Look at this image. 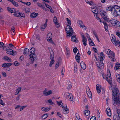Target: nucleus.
<instances>
[{
    "label": "nucleus",
    "instance_id": "a18cd8bd",
    "mask_svg": "<svg viewBox=\"0 0 120 120\" xmlns=\"http://www.w3.org/2000/svg\"><path fill=\"white\" fill-rule=\"evenodd\" d=\"M16 10L14 8H11V13H14L15 11Z\"/></svg>",
    "mask_w": 120,
    "mask_h": 120
},
{
    "label": "nucleus",
    "instance_id": "cd10ccee",
    "mask_svg": "<svg viewBox=\"0 0 120 120\" xmlns=\"http://www.w3.org/2000/svg\"><path fill=\"white\" fill-rule=\"evenodd\" d=\"M89 43L90 46H94L95 45L93 42L92 39H91L90 40H89Z\"/></svg>",
    "mask_w": 120,
    "mask_h": 120
},
{
    "label": "nucleus",
    "instance_id": "f03ea898",
    "mask_svg": "<svg viewBox=\"0 0 120 120\" xmlns=\"http://www.w3.org/2000/svg\"><path fill=\"white\" fill-rule=\"evenodd\" d=\"M66 19L68 23L70 25H67L66 28L65 30L67 35L70 36L72 35L73 33L72 28L70 26L71 25V21L69 20L68 18H66Z\"/></svg>",
    "mask_w": 120,
    "mask_h": 120
},
{
    "label": "nucleus",
    "instance_id": "0e129e2a",
    "mask_svg": "<svg viewBox=\"0 0 120 120\" xmlns=\"http://www.w3.org/2000/svg\"><path fill=\"white\" fill-rule=\"evenodd\" d=\"M0 104L3 106H4L5 105V104L3 102V101L2 100H1L0 101Z\"/></svg>",
    "mask_w": 120,
    "mask_h": 120
},
{
    "label": "nucleus",
    "instance_id": "4468645a",
    "mask_svg": "<svg viewBox=\"0 0 120 120\" xmlns=\"http://www.w3.org/2000/svg\"><path fill=\"white\" fill-rule=\"evenodd\" d=\"M80 33V34H81V35L82 37V41L83 44L84 46H86L87 45V43H86V41H87V39L84 36V35L82 34H83L82 33Z\"/></svg>",
    "mask_w": 120,
    "mask_h": 120
},
{
    "label": "nucleus",
    "instance_id": "4d7b16f0",
    "mask_svg": "<svg viewBox=\"0 0 120 120\" xmlns=\"http://www.w3.org/2000/svg\"><path fill=\"white\" fill-rule=\"evenodd\" d=\"M4 45V43L2 42H0V47H4H4H5V46H3Z\"/></svg>",
    "mask_w": 120,
    "mask_h": 120
},
{
    "label": "nucleus",
    "instance_id": "bf43d9fd",
    "mask_svg": "<svg viewBox=\"0 0 120 120\" xmlns=\"http://www.w3.org/2000/svg\"><path fill=\"white\" fill-rule=\"evenodd\" d=\"M90 120H96V118L94 116H92L90 118Z\"/></svg>",
    "mask_w": 120,
    "mask_h": 120
},
{
    "label": "nucleus",
    "instance_id": "7ed1b4c3",
    "mask_svg": "<svg viewBox=\"0 0 120 120\" xmlns=\"http://www.w3.org/2000/svg\"><path fill=\"white\" fill-rule=\"evenodd\" d=\"M105 53L109 56V57L111 60L115 62L116 60L115 55L114 52L109 49H106L105 50Z\"/></svg>",
    "mask_w": 120,
    "mask_h": 120
},
{
    "label": "nucleus",
    "instance_id": "680f3d73",
    "mask_svg": "<svg viewBox=\"0 0 120 120\" xmlns=\"http://www.w3.org/2000/svg\"><path fill=\"white\" fill-rule=\"evenodd\" d=\"M26 107V106H24L21 107L20 108V111H21L24 108H25Z\"/></svg>",
    "mask_w": 120,
    "mask_h": 120
},
{
    "label": "nucleus",
    "instance_id": "f8f14e48",
    "mask_svg": "<svg viewBox=\"0 0 120 120\" xmlns=\"http://www.w3.org/2000/svg\"><path fill=\"white\" fill-rule=\"evenodd\" d=\"M100 14L104 19L107 21L109 18L107 17V15L105 12L103 10H101L100 12Z\"/></svg>",
    "mask_w": 120,
    "mask_h": 120
},
{
    "label": "nucleus",
    "instance_id": "8fccbe9b",
    "mask_svg": "<svg viewBox=\"0 0 120 120\" xmlns=\"http://www.w3.org/2000/svg\"><path fill=\"white\" fill-rule=\"evenodd\" d=\"M102 76L103 78L104 79H106V78H107L106 77H107V75H106L105 74H102Z\"/></svg>",
    "mask_w": 120,
    "mask_h": 120
},
{
    "label": "nucleus",
    "instance_id": "9b49d317",
    "mask_svg": "<svg viewBox=\"0 0 120 120\" xmlns=\"http://www.w3.org/2000/svg\"><path fill=\"white\" fill-rule=\"evenodd\" d=\"M66 98L67 99H69V100L72 103H73V96L72 94L71 93H67Z\"/></svg>",
    "mask_w": 120,
    "mask_h": 120
},
{
    "label": "nucleus",
    "instance_id": "ea45409f",
    "mask_svg": "<svg viewBox=\"0 0 120 120\" xmlns=\"http://www.w3.org/2000/svg\"><path fill=\"white\" fill-rule=\"evenodd\" d=\"M85 2L86 3H87L90 5H92L93 4V2L92 1L89 2L88 0H85Z\"/></svg>",
    "mask_w": 120,
    "mask_h": 120
},
{
    "label": "nucleus",
    "instance_id": "4c0bfd02",
    "mask_svg": "<svg viewBox=\"0 0 120 120\" xmlns=\"http://www.w3.org/2000/svg\"><path fill=\"white\" fill-rule=\"evenodd\" d=\"M120 42L118 40L116 41V40L114 41L113 42H112L115 45H116L119 44Z\"/></svg>",
    "mask_w": 120,
    "mask_h": 120
},
{
    "label": "nucleus",
    "instance_id": "a211bd4d",
    "mask_svg": "<svg viewBox=\"0 0 120 120\" xmlns=\"http://www.w3.org/2000/svg\"><path fill=\"white\" fill-rule=\"evenodd\" d=\"M48 21V19H46V22L44 25H42L41 26V29L42 31H43L46 28L47 26Z\"/></svg>",
    "mask_w": 120,
    "mask_h": 120
},
{
    "label": "nucleus",
    "instance_id": "473e14b6",
    "mask_svg": "<svg viewBox=\"0 0 120 120\" xmlns=\"http://www.w3.org/2000/svg\"><path fill=\"white\" fill-rule=\"evenodd\" d=\"M53 21L55 24L58 25V23L57 22V19L56 17L55 16L53 19Z\"/></svg>",
    "mask_w": 120,
    "mask_h": 120
},
{
    "label": "nucleus",
    "instance_id": "72a5a7b5",
    "mask_svg": "<svg viewBox=\"0 0 120 120\" xmlns=\"http://www.w3.org/2000/svg\"><path fill=\"white\" fill-rule=\"evenodd\" d=\"M80 54L79 52L77 53V55L75 56V58L76 59H80Z\"/></svg>",
    "mask_w": 120,
    "mask_h": 120
},
{
    "label": "nucleus",
    "instance_id": "39448f33",
    "mask_svg": "<svg viewBox=\"0 0 120 120\" xmlns=\"http://www.w3.org/2000/svg\"><path fill=\"white\" fill-rule=\"evenodd\" d=\"M115 11L113 13V16L114 17H117L120 14V7L115 5Z\"/></svg>",
    "mask_w": 120,
    "mask_h": 120
},
{
    "label": "nucleus",
    "instance_id": "f257e3e1",
    "mask_svg": "<svg viewBox=\"0 0 120 120\" xmlns=\"http://www.w3.org/2000/svg\"><path fill=\"white\" fill-rule=\"evenodd\" d=\"M113 98L112 97V103L115 106L117 104L118 107H120V95L119 91L116 87H113L112 90Z\"/></svg>",
    "mask_w": 120,
    "mask_h": 120
},
{
    "label": "nucleus",
    "instance_id": "603ef678",
    "mask_svg": "<svg viewBox=\"0 0 120 120\" xmlns=\"http://www.w3.org/2000/svg\"><path fill=\"white\" fill-rule=\"evenodd\" d=\"M78 49L76 47L75 48L73 49L74 52L75 53H76Z\"/></svg>",
    "mask_w": 120,
    "mask_h": 120
},
{
    "label": "nucleus",
    "instance_id": "5701e85b",
    "mask_svg": "<svg viewBox=\"0 0 120 120\" xmlns=\"http://www.w3.org/2000/svg\"><path fill=\"white\" fill-rule=\"evenodd\" d=\"M120 68V64L118 63H116L114 69L115 70H117Z\"/></svg>",
    "mask_w": 120,
    "mask_h": 120
},
{
    "label": "nucleus",
    "instance_id": "c9c22d12",
    "mask_svg": "<svg viewBox=\"0 0 120 120\" xmlns=\"http://www.w3.org/2000/svg\"><path fill=\"white\" fill-rule=\"evenodd\" d=\"M52 92L51 90H49L48 92H47L46 93H45V96H47L52 94Z\"/></svg>",
    "mask_w": 120,
    "mask_h": 120
},
{
    "label": "nucleus",
    "instance_id": "338daca9",
    "mask_svg": "<svg viewBox=\"0 0 120 120\" xmlns=\"http://www.w3.org/2000/svg\"><path fill=\"white\" fill-rule=\"evenodd\" d=\"M45 5L48 8H51V7L49 5L47 4L46 3H45Z\"/></svg>",
    "mask_w": 120,
    "mask_h": 120
},
{
    "label": "nucleus",
    "instance_id": "58836bf2",
    "mask_svg": "<svg viewBox=\"0 0 120 120\" xmlns=\"http://www.w3.org/2000/svg\"><path fill=\"white\" fill-rule=\"evenodd\" d=\"M25 14L24 13H20L17 16L18 17H23L24 16Z\"/></svg>",
    "mask_w": 120,
    "mask_h": 120
},
{
    "label": "nucleus",
    "instance_id": "052dcab7",
    "mask_svg": "<svg viewBox=\"0 0 120 120\" xmlns=\"http://www.w3.org/2000/svg\"><path fill=\"white\" fill-rule=\"evenodd\" d=\"M6 65H7L6 66H7V67H9L12 64L11 63H6Z\"/></svg>",
    "mask_w": 120,
    "mask_h": 120
},
{
    "label": "nucleus",
    "instance_id": "c03bdc74",
    "mask_svg": "<svg viewBox=\"0 0 120 120\" xmlns=\"http://www.w3.org/2000/svg\"><path fill=\"white\" fill-rule=\"evenodd\" d=\"M66 54L67 58H69L70 56V52H66Z\"/></svg>",
    "mask_w": 120,
    "mask_h": 120
},
{
    "label": "nucleus",
    "instance_id": "412c9836",
    "mask_svg": "<svg viewBox=\"0 0 120 120\" xmlns=\"http://www.w3.org/2000/svg\"><path fill=\"white\" fill-rule=\"evenodd\" d=\"M52 34L51 33H49L48 34V35L47 37V39L48 40H49L51 41L52 39Z\"/></svg>",
    "mask_w": 120,
    "mask_h": 120
},
{
    "label": "nucleus",
    "instance_id": "2f4dec72",
    "mask_svg": "<svg viewBox=\"0 0 120 120\" xmlns=\"http://www.w3.org/2000/svg\"><path fill=\"white\" fill-rule=\"evenodd\" d=\"M35 51V49L33 47L30 50V52L31 53H34Z\"/></svg>",
    "mask_w": 120,
    "mask_h": 120
},
{
    "label": "nucleus",
    "instance_id": "e2e57ef3",
    "mask_svg": "<svg viewBox=\"0 0 120 120\" xmlns=\"http://www.w3.org/2000/svg\"><path fill=\"white\" fill-rule=\"evenodd\" d=\"M36 38L38 40H39L40 39V36L38 35H37L36 36Z\"/></svg>",
    "mask_w": 120,
    "mask_h": 120
},
{
    "label": "nucleus",
    "instance_id": "13d9d810",
    "mask_svg": "<svg viewBox=\"0 0 120 120\" xmlns=\"http://www.w3.org/2000/svg\"><path fill=\"white\" fill-rule=\"evenodd\" d=\"M86 36L88 40H90L91 39V38L90 37L89 34H88L86 33Z\"/></svg>",
    "mask_w": 120,
    "mask_h": 120
},
{
    "label": "nucleus",
    "instance_id": "bb28decb",
    "mask_svg": "<svg viewBox=\"0 0 120 120\" xmlns=\"http://www.w3.org/2000/svg\"><path fill=\"white\" fill-rule=\"evenodd\" d=\"M110 38L111 41L112 42H113L116 39L115 36L113 35H111Z\"/></svg>",
    "mask_w": 120,
    "mask_h": 120
},
{
    "label": "nucleus",
    "instance_id": "c85d7f7f",
    "mask_svg": "<svg viewBox=\"0 0 120 120\" xmlns=\"http://www.w3.org/2000/svg\"><path fill=\"white\" fill-rule=\"evenodd\" d=\"M76 40L77 39L75 35H73L72 36L71 39V40L72 41L76 42Z\"/></svg>",
    "mask_w": 120,
    "mask_h": 120
},
{
    "label": "nucleus",
    "instance_id": "423d86ee",
    "mask_svg": "<svg viewBox=\"0 0 120 120\" xmlns=\"http://www.w3.org/2000/svg\"><path fill=\"white\" fill-rule=\"evenodd\" d=\"M106 80L111 85H112V80L111 76V74L109 71H107V77Z\"/></svg>",
    "mask_w": 120,
    "mask_h": 120
},
{
    "label": "nucleus",
    "instance_id": "aec40b11",
    "mask_svg": "<svg viewBox=\"0 0 120 120\" xmlns=\"http://www.w3.org/2000/svg\"><path fill=\"white\" fill-rule=\"evenodd\" d=\"M106 113L107 116H110L111 115V112L110 109L109 108H107L106 109Z\"/></svg>",
    "mask_w": 120,
    "mask_h": 120
},
{
    "label": "nucleus",
    "instance_id": "09e8293b",
    "mask_svg": "<svg viewBox=\"0 0 120 120\" xmlns=\"http://www.w3.org/2000/svg\"><path fill=\"white\" fill-rule=\"evenodd\" d=\"M64 72V67H62V69L61 71V74L62 76H63Z\"/></svg>",
    "mask_w": 120,
    "mask_h": 120
},
{
    "label": "nucleus",
    "instance_id": "e433bc0d",
    "mask_svg": "<svg viewBox=\"0 0 120 120\" xmlns=\"http://www.w3.org/2000/svg\"><path fill=\"white\" fill-rule=\"evenodd\" d=\"M48 116V114L47 113L45 114H44L42 116V118H43V119H45Z\"/></svg>",
    "mask_w": 120,
    "mask_h": 120
},
{
    "label": "nucleus",
    "instance_id": "774afa93",
    "mask_svg": "<svg viewBox=\"0 0 120 120\" xmlns=\"http://www.w3.org/2000/svg\"><path fill=\"white\" fill-rule=\"evenodd\" d=\"M6 63H4L2 65V66L3 68H7Z\"/></svg>",
    "mask_w": 120,
    "mask_h": 120
},
{
    "label": "nucleus",
    "instance_id": "a19ab883",
    "mask_svg": "<svg viewBox=\"0 0 120 120\" xmlns=\"http://www.w3.org/2000/svg\"><path fill=\"white\" fill-rule=\"evenodd\" d=\"M77 23L78 24H79L80 27L81 26V25H82L83 24L82 21L81 20H79L78 21Z\"/></svg>",
    "mask_w": 120,
    "mask_h": 120
},
{
    "label": "nucleus",
    "instance_id": "7c9ffc66",
    "mask_svg": "<svg viewBox=\"0 0 120 120\" xmlns=\"http://www.w3.org/2000/svg\"><path fill=\"white\" fill-rule=\"evenodd\" d=\"M3 59L5 60H8L9 62L11 61L10 59L7 56H4L3 57Z\"/></svg>",
    "mask_w": 120,
    "mask_h": 120
},
{
    "label": "nucleus",
    "instance_id": "6e6d98bb",
    "mask_svg": "<svg viewBox=\"0 0 120 120\" xmlns=\"http://www.w3.org/2000/svg\"><path fill=\"white\" fill-rule=\"evenodd\" d=\"M41 110L43 111L46 112L45 108L44 107L41 108Z\"/></svg>",
    "mask_w": 120,
    "mask_h": 120
},
{
    "label": "nucleus",
    "instance_id": "79ce46f5",
    "mask_svg": "<svg viewBox=\"0 0 120 120\" xmlns=\"http://www.w3.org/2000/svg\"><path fill=\"white\" fill-rule=\"evenodd\" d=\"M19 13L20 12H19L18 11H15V12H14V15L16 16L17 17V16L19 14Z\"/></svg>",
    "mask_w": 120,
    "mask_h": 120
},
{
    "label": "nucleus",
    "instance_id": "6ab92c4d",
    "mask_svg": "<svg viewBox=\"0 0 120 120\" xmlns=\"http://www.w3.org/2000/svg\"><path fill=\"white\" fill-rule=\"evenodd\" d=\"M80 65L81 68L83 70H85L86 68V66L84 62H81L80 63Z\"/></svg>",
    "mask_w": 120,
    "mask_h": 120
},
{
    "label": "nucleus",
    "instance_id": "37998d69",
    "mask_svg": "<svg viewBox=\"0 0 120 120\" xmlns=\"http://www.w3.org/2000/svg\"><path fill=\"white\" fill-rule=\"evenodd\" d=\"M89 110H86L85 111L84 114L86 116H88L89 114Z\"/></svg>",
    "mask_w": 120,
    "mask_h": 120
},
{
    "label": "nucleus",
    "instance_id": "a878e982",
    "mask_svg": "<svg viewBox=\"0 0 120 120\" xmlns=\"http://www.w3.org/2000/svg\"><path fill=\"white\" fill-rule=\"evenodd\" d=\"M21 89V87H19L16 90V91L15 93V95H17L19 92H20Z\"/></svg>",
    "mask_w": 120,
    "mask_h": 120
},
{
    "label": "nucleus",
    "instance_id": "393cba45",
    "mask_svg": "<svg viewBox=\"0 0 120 120\" xmlns=\"http://www.w3.org/2000/svg\"><path fill=\"white\" fill-rule=\"evenodd\" d=\"M38 15V13H36L35 12H34L31 14L30 16L31 18H34L36 17Z\"/></svg>",
    "mask_w": 120,
    "mask_h": 120
},
{
    "label": "nucleus",
    "instance_id": "b1692460",
    "mask_svg": "<svg viewBox=\"0 0 120 120\" xmlns=\"http://www.w3.org/2000/svg\"><path fill=\"white\" fill-rule=\"evenodd\" d=\"M61 64V60H59V61H57V63L55 65V69H57L59 66V65H60Z\"/></svg>",
    "mask_w": 120,
    "mask_h": 120
},
{
    "label": "nucleus",
    "instance_id": "dca6fc26",
    "mask_svg": "<svg viewBox=\"0 0 120 120\" xmlns=\"http://www.w3.org/2000/svg\"><path fill=\"white\" fill-rule=\"evenodd\" d=\"M86 89L87 94L88 96L90 98H92V94L90 90L89 87H86Z\"/></svg>",
    "mask_w": 120,
    "mask_h": 120
},
{
    "label": "nucleus",
    "instance_id": "f704fd0d",
    "mask_svg": "<svg viewBox=\"0 0 120 120\" xmlns=\"http://www.w3.org/2000/svg\"><path fill=\"white\" fill-rule=\"evenodd\" d=\"M47 101H48L49 103L51 105H54V103L52 101L51 99H49L48 100H47Z\"/></svg>",
    "mask_w": 120,
    "mask_h": 120
},
{
    "label": "nucleus",
    "instance_id": "1a4fd4ad",
    "mask_svg": "<svg viewBox=\"0 0 120 120\" xmlns=\"http://www.w3.org/2000/svg\"><path fill=\"white\" fill-rule=\"evenodd\" d=\"M3 49L6 50V53L8 54L14 56L17 54V52L16 51H13L11 49H8L6 50L3 47Z\"/></svg>",
    "mask_w": 120,
    "mask_h": 120
},
{
    "label": "nucleus",
    "instance_id": "4be33fe9",
    "mask_svg": "<svg viewBox=\"0 0 120 120\" xmlns=\"http://www.w3.org/2000/svg\"><path fill=\"white\" fill-rule=\"evenodd\" d=\"M113 120H120V116L115 114L113 116Z\"/></svg>",
    "mask_w": 120,
    "mask_h": 120
},
{
    "label": "nucleus",
    "instance_id": "2eb2a0df",
    "mask_svg": "<svg viewBox=\"0 0 120 120\" xmlns=\"http://www.w3.org/2000/svg\"><path fill=\"white\" fill-rule=\"evenodd\" d=\"M62 107L63 109V113L66 114L68 113L69 112V109L67 107L66 105H65L64 106H62Z\"/></svg>",
    "mask_w": 120,
    "mask_h": 120
},
{
    "label": "nucleus",
    "instance_id": "ddd939ff",
    "mask_svg": "<svg viewBox=\"0 0 120 120\" xmlns=\"http://www.w3.org/2000/svg\"><path fill=\"white\" fill-rule=\"evenodd\" d=\"M115 8V5L113 6H110L107 8L106 9V10L107 11H110L112 15H113V13H114L115 11L114 8Z\"/></svg>",
    "mask_w": 120,
    "mask_h": 120
},
{
    "label": "nucleus",
    "instance_id": "5fc2aeb1",
    "mask_svg": "<svg viewBox=\"0 0 120 120\" xmlns=\"http://www.w3.org/2000/svg\"><path fill=\"white\" fill-rule=\"evenodd\" d=\"M116 112L118 114V115L120 116V110L119 109H117Z\"/></svg>",
    "mask_w": 120,
    "mask_h": 120
},
{
    "label": "nucleus",
    "instance_id": "9d476101",
    "mask_svg": "<svg viewBox=\"0 0 120 120\" xmlns=\"http://www.w3.org/2000/svg\"><path fill=\"white\" fill-rule=\"evenodd\" d=\"M36 55L35 53H31L29 55V58L31 60L32 64L36 60Z\"/></svg>",
    "mask_w": 120,
    "mask_h": 120
},
{
    "label": "nucleus",
    "instance_id": "de8ad7c7",
    "mask_svg": "<svg viewBox=\"0 0 120 120\" xmlns=\"http://www.w3.org/2000/svg\"><path fill=\"white\" fill-rule=\"evenodd\" d=\"M92 11L95 14H97L98 13L96 10L94 9H92Z\"/></svg>",
    "mask_w": 120,
    "mask_h": 120
},
{
    "label": "nucleus",
    "instance_id": "f3484780",
    "mask_svg": "<svg viewBox=\"0 0 120 120\" xmlns=\"http://www.w3.org/2000/svg\"><path fill=\"white\" fill-rule=\"evenodd\" d=\"M96 90L98 93H100L101 91V87L99 84H97L96 85Z\"/></svg>",
    "mask_w": 120,
    "mask_h": 120
},
{
    "label": "nucleus",
    "instance_id": "0eeeda50",
    "mask_svg": "<svg viewBox=\"0 0 120 120\" xmlns=\"http://www.w3.org/2000/svg\"><path fill=\"white\" fill-rule=\"evenodd\" d=\"M96 64V65L98 68V70H100L101 69L104 68V65L103 61L100 60L99 61L97 62Z\"/></svg>",
    "mask_w": 120,
    "mask_h": 120
},
{
    "label": "nucleus",
    "instance_id": "69168bd1",
    "mask_svg": "<svg viewBox=\"0 0 120 120\" xmlns=\"http://www.w3.org/2000/svg\"><path fill=\"white\" fill-rule=\"evenodd\" d=\"M2 74L4 77H6V73L4 72H2Z\"/></svg>",
    "mask_w": 120,
    "mask_h": 120
},
{
    "label": "nucleus",
    "instance_id": "c756f323",
    "mask_svg": "<svg viewBox=\"0 0 120 120\" xmlns=\"http://www.w3.org/2000/svg\"><path fill=\"white\" fill-rule=\"evenodd\" d=\"M29 52V49L27 48H26L24 49L23 54L25 55H26Z\"/></svg>",
    "mask_w": 120,
    "mask_h": 120
},
{
    "label": "nucleus",
    "instance_id": "20e7f679",
    "mask_svg": "<svg viewBox=\"0 0 120 120\" xmlns=\"http://www.w3.org/2000/svg\"><path fill=\"white\" fill-rule=\"evenodd\" d=\"M50 49L51 50V51L50 52V59L51 61L50 63L49 66L50 67H51L52 66V64L54 63L55 61L54 60V52L50 48H49V51Z\"/></svg>",
    "mask_w": 120,
    "mask_h": 120
},
{
    "label": "nucleus",
    "instance_id": "49530a36",
    "mask_svg": "<svg viewBox=\"0 0 120 120\" xmlns=\"http://www.w3.org/2000/svg\"><path fill=\"white\" fill-rule=\"evenodd\" d=\"M80 27L82 28H84V29L86 30L87 29L86 27L83 24L82 25H81V26Z\"/></svg>",
    "mask_w": 120,
    "mask_h": 120
},
{
    "label": "nucleus",
    "instance_id": "864d4df0",
    "mask_svg": "<svg viewBox=\"0 0 120 120\" xmlns=\"http://www.w3.org/2000/svg\"><path fill=\"white\" fill-rule=\"evenodd\" d=\"M116 34L120 38V32L119 31H118L116 32Z\"/></svg>",
    "mask_w": 120,
    "mask_h": 120
},
{
    "label": "nucleus",
    "instance_id": "6e6552de",
    "mask_svg": "<svg viewBox=\"0 0 120 120\" xmlns=\"http://www.w3.org/2000/svg\"><path fill=\"white\" fill-rule=\"evenodd\" d=\"M107 21L110 22L113 26L115 27H117V25L118 21L117 20L113 19H109Z\"/></svg>",
    "mask_w": 120,
    "mask_h": 120
},
{
    "label": "nucleus",
    "instance_id": "3c124183",
    "mask_svg": "<svg viewBox=\"0 0 120 120\" xmlns=\"http://www.w3.org/2000/svg\"><path fill=\"white\" fill-rule=\"evenodd\" d=\"M14 65L16 66H19V63L17 61H15L14 63Z\"/></svg>",
    "mask_w": 120,
    "mask_h": 120
}]
</instances>
